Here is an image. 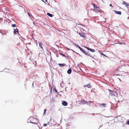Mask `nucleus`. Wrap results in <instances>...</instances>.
<instances>
[{
  "label": "nucleus",
  "mask_w": 129,
  "mask_h": 129,
  "mask_svg": "<svg viewBox=\"0 0 129 129\" xmlns=\"http://www.w3.org/2000/svg\"><path fill=\"white\" fill-rule=\"evenodd\" d=\"M108 90L110 92V94L112 96H115V95L117 94L116 92L113 90H111L109 89Z\"/></svg>",
  "instance_id": "nucleus-4"
},
{
  "label": "nucleus",
  "mask_w": 129,
  "mask_h": 129,
  "mask_svg": "<svg viewBox=\"0 0 129 129\" xmlns=\"http://www.w3.org/2000/svg\"><path fill=\"white\" fill-rule=\"evenodd\" d=\"M96 11H98V10H96Z\"/></svg>",
  "instance_id": "nucleus-36"
},
{
  "label": "nucleus",
  "mask_w": 129,
  "mask_h": 129,
  "mask_svg": "<svg viewBox=\"0 0 129 129\" xmlns=\"http://www.w3.org/2000/svg\"><path fill=\"white\" fill-rule=\"evenodd\" d=\"M110 6H111V7H112V5L111 4H110Z\"/></svg>",
  "instance_id": "nucleus-31"
},
{
  "label": "nucleus",
  "mask_w": 129,
  "mask_h": 129,
  "mask_svg": "<svg viewBox=\"0 0 129 129\" xmlns=\"http://www.w3.org/2000/svg\"><path fill=\"white\" fill-rule=\"evenodd\" d=\"M125 68H126V67H125V66H121L119 67L117 70L120 72H122L124 70V69Z\"/></svg>",
  "instance_id": "nucleus-3"
},
{
  "label": "nucleus",
  "mask_w": 129,
  "mask_h": 129,
  "mask_svg": "<svg viewBox=\"0 0 129 129\" xmlns=\"http://www.w3.org/2000/svg\"><path fill=\"white\" fill-rule=\"evenodd\" d=\"M62 104L64 106H66L68 105V103L64 101L63 102H62Z\"/></svg>",
  "instance_id": "nucleus-9"
},
{
  "label": "nucleus",
  "mask_w": 129,
  "mask_h": 129,
  "mask_svg": "<svg viewBox=\"0 0 129 129\" xmlns=\"http://www.w3.org/2000/svg\"><path fill=\"white\" fill-rule=\"evenodd\" d=\"M60 86H61V84H60Z\"/></svg>",
  "instance_id": "nucleus-34"
},
{
  "label": "nucleus",
  "mask_w": 129,
  "mask_h": 129,
  "mask_svg": "<svg viewBox=\"0 0 129 129\" xmlns=\"http://www.w3.org/2000/svg\"><path fill=\"white\" fill-rule=\"evenodd\" d=\"M101 105V106H103L104 107H105L106 106V104H104V103H102L100 104Z\"/></svg>",
  "instance_id": "nucleus-15"
},
{
  "label": "nucleus",
  "mask_w": 129,
  "mask_h": 129,
  "mask_svg": "<svg viewBox=\"0 0 129 129\" xmlns=\"http://www.w3.org/2000/svg\"><path fill=\"white\" fill-rule=\"evenodd\" d=\"M27 14H28V15L29 16V17L30 16V14H29V13L28 12H27Z\"/></svg>",
  "instance_id": "nucleus-27"
},
{
  "label": "nucleus",
  "mask_w": 129,
  "mask_h": 129,
  "mask_svg": "<svg viewBox=\"0 0 129 129\" xmlns=\"http://www.w3.org/2000/svg\"><path fill=\"white\" fill-rule=\"evenodd\" d=\"M42 43H39V46L41 49V51H40V53L39 54V56H41V55H42V53H43L44 50L42 46Z\"/></svg>",
  "instance_id": "nucleus-2"
},
{
  "label": "nucleus",
  "mask_w": 129,
  "mask_h": 129,
  "mask_svg": "<svg viewBox=\"0 0 129 129\" xmlns=\"http://www.w3.org/2000/svg\"><path fill=\"white\" fill-rule=\"evenodd\" d=\"M45 0L46 1V0Z\"/></svg>",
  "instance_id": "nucleus-38"
},
{
  "label": "nucleus",
  "mask_w": 129,
  "mask_h": 129,
  "mask_svg": "<svg viewBox=\"0 0 129 129\" xmlns=\"http://www.w3.org/2000/svg\"><path fill=\"white\" fill-rule=\"evenodd\" d=\"M1 33L2 34V35H3V34L2 33Z\"/></svg>",
  "instance_id": "nucleus-35"
},
{
  "label": "nucleus",
  "mask_w": 129,
  "mask_h": 129,
  "mask_svg": "<svg viewBox=\"0 0 129 129\" xmlns=\"http://www.w3.org/2000/svg\"><path fill=\"white\" fill-rule=\"evenodd\" d=\"M123 4L127 8L129 7V4L125 2H123Z\"/></svg>",
  "instance_id": "nucleus-8"
},
{
  "label": "nucleus",
  "mask_w": 129,
  "mask_h": 129,
  "mask_svg": "<svg viewBox=\"0 0 129 129\" xmlns=\"http://www.w3.org/2000/svg\"><path fill=\"white\" fill-rule=\"evenodd\" d=\"M78 47L82 52L83 50L80 46H79L78 45H76Z\"/></svg>",
  "instance_id": "nucleus-19"
},
{
  "label": "nucleus",
  "mask_w": 129,
  "mask_h": 129,
  "mask_svg": "<svg viewBox=\"0 0 129 129\" xmlns=\"http://www.w3.org/2000/svg\"><path fill=\"white\" fill-rule=\"evenodd\" d=\"M78 102L79 104L81 105L85 104H87V103H88L87 101L84 100L79 101Z\"/></svg>",
  "instance_id": "nucleus-5"
},
{
  "label": "nucleus",
  "mask_w": 129,
  "mask_h": 129,
  "mask_svg": "<svg viewBox=\"0 0 129 129\" xmlns=\"http://www.w3.org/2000/svg\"><path fill=\"white\" fill-rule=\"evenodd\" d=\"M122 73H121V75H123V76H124V75L126 74V72H122H122H121Z\"/></svg>",
  "instance_id": "nucleus-21"
},
{
  "label": "nucleus",
  "mask_w": 129,
  "mask_h": 129,
  "mask_svg": "<svg viewBox=\"0 0 129 129\" xmlns=\"http://www.w3.org/2000/svg\"><path fill=\"white\" fill-rule=\"evenodd\" d=\"M58 65H59L60 66H64L65 65L64 64H60V63Z\"/></svg>",
  "instance_id": "nucleus-22"
},
{
  "label": "nucleus",
  "mask_w": 129,
  "mask_h": 129,
  "mask_svg": "<svg viewBox=\"0 0 129 129\" xmlns=\"http://www.w3.org/2000/svg\"><path fill=\"white\" fill-rule=\"evenodd\" d=\"M47 14L48 16L51 17H52L53 16L52 14L49 13H47Z\"/></svg>",
  "instance_id": "nucleus-16"
},
{
  "label": "nucleus",
  "mask_w": 129,
  "mask_h": 129,
  "mask_svg": "<svg viewBox=\"0 0 129 129\" xmlns=\"http://www.w3.org/2000/svg\"><path fill=\"white\" fill-rule=\"evenodd\" d=\"M47 126V124L46 123H44L43 124V126Z\"/></svg>",
  "instance_id": "nucleus-24"
},
{
  "label": "nucleus",
  "mask_w": 129,
  "mask_h": 129,
  "mask_svg": "<svg viewBox=\"0 0 129 129\" xmlns=\"http://www.w3.org/2000/svg\"><path fill=\"white\" fill-rule=\"evenodd\" d=\"M28 122L33 124H36L38 123V120L37 119L31 117L29 118L28 120Z\"/></svg>",
  "instance_id": "nucleus-1"
},
{
  "label": "nucleus",
  "mask_w": 129,
  "mask_h": 129,
  "mask_svg": "<svg viewBox=\"0 0 129 129\" xmlns=\"http://www.w3.org/2000/svg\"><path fill=\"white\" fill-rule=\"evenodd\" d=\"M84 47L87 49V50L90 51H91L92 52H94V50L93 49H91V48L87 47L85 46H84Z\"/></svg>",
  "instance_id": "nucleus-7"
},
{
  "label": "nucleus",
  "mask_w": 129,
  "mask_h": 129,
  "mask_svg": "<svg viewBox=\"0 0 129 129\" xmlns=\"http://www.w3.org/2000/svg\"><path fill=\"white\" fill-rule=\"evenodd\" d=\"M79 34L81 37H83V38L85 37V35L84 34V33H80Z\"/></svg>",
  "instance_id": "nucleus-13"
},
{
  "label": "nucleus",
  "mask_w": 129,
  "mask_h": 129,
  "mask_svg": "<svg viewBox=\"0 0 129 129\" xmlns=\"http://www.w3.org/2000/svg\"><path fill=\"white\" fill-rule=\"evenodd\" d=\"M72 71L71 69H69L67 71V73L69 74H70L71 73Z\"/></svg>",
  "instance_id": "nucleus-14"
},
{
  "label": "nucleus",
  "mask_w": 129,
  "mask_h": 129,
  "mask_svg": "<svg viewBox=\"0 0 129 129\" xmlns=\"http://www.w3.org/2000/svg\"><path fill=\"white\" fill-rule=\"evenodd\" d=\"M127 124L129 125V120L127 122Z\"/></svg>",
  "instance_id": "nucleus-30"
},
{
  "label": "nucleus",
  "mask_w": 129,
  "mask_h": 129,
  "mask_svg": "<svg viewBox=\"0 0 129 129\" xmlns=\"http://www.w3.org/2000/svg\"><path fill=\"white\" fill-rule=\"evenodd\" d=\"M46 110V109H44V113L45 112Z\"/></svg>",
  "instance_id": "nucleus-28"
},
{
  "label": "nucleus",
  "mask_w": 129,
  "mask_h": 129,
  "mask_svg": "<svg viewBox=\"0 0 129 129\" xmlns=\"http://www.w3.org/2000/svg\"><path fill=\"white\" fill-rule=\"evenodd\" d=\"M92 4L93 6L94 7V9H96L98 8V7H96V5L93 3H92Z\"/></svg>",
  "instance_id": "nucleus-12"
},
{
  "label": "nucleus",
  "mask_w": 129,
  "mask_h": 129,
  "mask_svg": "<svg viewBox=\"0 0 129 129\" xmlns=\"http://www.w3.org/2000/svg\"><path fill=\"white\" fill-rule=\"evenodd\" d=\"M126 68L127 69H129V66H127L126 67Z\"/></svg>",
  "instance_id": "nucleus-26"
},
{
  "label": "nucleus",
  "mask_w": 129,
  "mask_h": 129,
  "mask_svg": "<svg viewBox=\"0 0 129 129\" xmlns=\"http://www.w3.org/2000/svg\"><path fill=\"white\" fill-rule=\"evenodd\" d=\"M101 54H102L103 55H104V56H105V57H107L106 56L105 54H104L103 53H101Z\"/></svg>",
  "instance_id": "nucleus-25"
},
{
  "label": "nucleus",
  "mask_w": 129,
  "mask_h": 129,
  "mask_svg": "<svg viewBox=\"0 0 129 129\" xmlns=\"http://www.w3.org/2000/svg\"><path fill=\"white\" fill-rule=\"evenodd\" d=\"M118 79H119L120 81H121V80L119 78H118Z\"/></svg>",
  "instance_id": "nucleus-33"
},
{
  "label": "nucleus",
  "mask_w": 129,
  "mask_h": 129,
  "mask_svg": "<svg viewBox=\"0 0 129 129\" xmlns=\"http://www.w3.org/2000/svg\"><path fill=\"white\" fill-rule=\"evenodd\" d=\"M13 32L14 34H16V32H17V33L18 34H19L18 32V30L17 28H16V29H14Z\"/></svg>",
  "instance_id": "nucleus-10"
},
{
  "label": "nucleus",
  "mask_w": 129,
  "mask_h": 129,
  "mask_svg": "<svg viewBox=\"0 0 129 129\" xmlns=\"http://www.w3.org/2000/svg\"><path fill=\"white\" fill-rule=\"evenodd\" d=\"M35 43H36V44L37 45V40H36V42H35Z\"/></svg>",
  "instance_id": "nucleus-29"
},
{
  "label": "nucleus",
  "mask_w": 129,
  "mask_h": 129,
  "mask_svg": "<svg viewBox=\"0 0 129 129\" xmlns=\"http://www.w3.org/2000/svg\"><path fill=\"white\" fill-rule=\"evenodd\" d=\"M6 33L5 34L6 35Z\"/></svg>",
  "instance_id": "nucleus-37"
},
{
  "label": "nucleus",
  "mask_w": 129,
  "mask_h": 129,
  "mask_svg": "<svg viewBox=\"0 0 129 129\" xmlns=\"http://www.w3.org/2000/svg\"><path fill=\"white\" fill-rule=\"evenodd\" d=\"M90 85L89 84H87V85H84V86L85 87V86H86L88 88H90Z\"/></svg>",
  "instance_id": "nucleus-18"
},
{
  "label": "nucleus",
  "mask_w": 129,
  "mask_h": 129,
  "mask_svg": "<svg viewBox=\"0 0 129 129\" xmlns=\"http://www.w3.org/2000/svg\"><path fill=\"white\" fill-rule=\"evenodd\" d=\"M16 26V25L15 24H12V26L13 27H15Z\"/></svg>",
  "instance_id": "nucleus-23"
},
{
  "label": "nucleus",
  "mask_w": 129,
  "mask_h": 129,
  "mask_svg": "<svg viewBox=\"0 0 129 129\" xmlns=\"http://www.w3.org/2000/svg\"><path fill=\"white\" fill-rule=\"evenodd\" d=\"M82 52L86 55H87L91 57L90 56V55L88 53V52H86L84 50H83Z\"/></svg>",
  "instance_id": "nucleus-6"
},
{
  "label": "nucleus",
  "mask_w": 129,
  "mask_h": 129,
  "mask_svg": "<svg viewBox=\"0 0 129 129\" xmlns=\"http://www.w3.org/2000/svg\"><path fill=\"white\" fill-rule=\"evenodd\" d=\"M88 102V103H87V104H87V105H89V106H91V105H90V103H93V102H91L90 101H89L88 102Z\"/></svg>",
  "instance_id": "nucleus-17"
},
{
  "label": "nucleus",
  "mask_w": 129,
  "mask_h": 129,
  "mask_svg": "<svg viewBox=\"0 0 129 129\" xmlns=\"http://www.w3.org/2000/svg\"><path fill=\"white\" fill-rule=\"evenodd\" d=\"M93 104L95 106H96V107L97 106L96 104H94V103H93Z\"/></svg>",
  "instance_id": "nucleus-32"
},
{
  "label": "nucleus",
  "mask_w": 129,
  "mask_h": 129,
  "mask_svg": "<svg viewBox=\"0 0 129 129\" xmlns=\"http://www.w3.org/2000/svg\"><path fill=\"white\" fill-rule=\"evenodd\" d=\"M59 54L62 55V56H64V57H66V56L65 55V54H63L62 53H59Z\"/></svg>",
  "instance_id": "nucleus-20"
},
{
  "label": "nucleus",
  "mask_w": 129,
  "mask_h": 129,
  "mask_svg": "<svg viewBox=\"0 0 129 129\" xmlns=\"http://www.w3.org/2000/svg\"><path fill=\"white\" fill-rule=\"evenodd\" d=\"M114 12L115 13H116V14H119V15L121 14V11H115Z\"/></svg>",
  "instance_id": "nucleus-11"
}]
</instances>
